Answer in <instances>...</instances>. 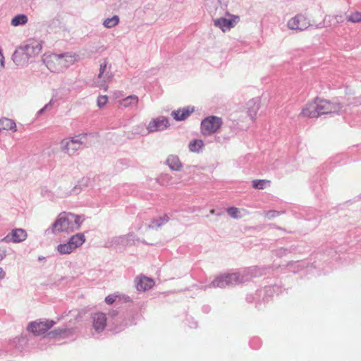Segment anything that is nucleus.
I'll list each match as a JSON object with an SVG mask.
<instances>
[{
    "label": "nucleus",
    "mask_w": 361,
    "mask_h": 361,
    "mask_svg": "<svg viewBox=\"0 0 361 361\" xmlns=\"http://www.w3.org/2000/svg\"><path fill=\"white\" fill-rule=\"evenodd\" d=\"M338 102L315 97L308 101L302 108L299 116L304 118H315L324 114L338 113L341 109Z\"/></svg>",
    "instance_id": "f257e3e1"
},
{
    "label": "nucleus",
    "mask_w": 361,
    "mask_h": 361,
    "mask_svg": "<svg viewBox=\"0 0 361 361\" xmlns=\"http://www.w3.org/2000/svg\"><path fill=\"white\" fill-rule=\"evenodd\" d=\"M82 223V219L80 216L71 212H61L59 214L57 219L52 226V232L70 233L78 229Z\"/></svg>",
    "instance_id": "f03ea898"
},
{
    "label": "nucleus",
    "mask_w": 361,
    "mask_h": 361,
    "mask_svg": "<svg viewBox=\"0 0 361 361\" xmlns=\"http://www.w3.org/2000/svg\"><path fill=\"white\" fill-rule=\"evenodd\" d=\"M42 50V43L35 39H31L24 47L18 48L13 54V60L17 65L27 63L30 58L37 56Z\"/></svg>",
    "instance_id": "7ed1b4c3"
},
{
    "label": "nucleus",
    "mask_w": 361,
    "mask_h": 361,
    "mask_svg": "<svg viewBox=\"0 0 361 361\" xmlns=\"http://www.w3.org/2000/svg\"><path fill=\"white\" fill-rule=\"evenodd\" d=\"M169 126V121L167 118L161 116L157 118L152 119L147 125L146 129H145L143 125H138L135 128V133L145 135L149 133L163 130L166 129Z\"/></svg>",
    "instance_id": "20e7f679"
},
{
    "label": "nucleus",
    "mask_w": 361,
    "mask_h": 361,
    "mask_svg": "<svg viewBox=\"0 0 361 361\" xmlns=\"http://www.w3.org/2000/svg\"><path fill=\"white\" fill-rule=\"evenodd\" d=\"M222 125L223 121L221 117L210 116L202 121L201 132L204 135H210L216 133Z\"/></svg>",
    "instance_id": "39448f33"
},
{
    "label": "nucleus",
    "mask_w": 361,
    "mask_h": 361,
    "mask_svg": "<svg viewBox=\"0 0 361 361\" xmlns=\"http://www.w3.org/2000/svg\"><path fill=\"white\" fill-rule=\"evenodd\" d=\"M54 324V322L51 320H37L30 322L27 326V330L36 336H39L50 329Z\"/></svg>",
    "instance_id": "423d86ee"
},
{
    "label": "nucleus",
    "mask_w": 361,
    "mask_h": 361,
    "mask_svg": "<svg viewBox=\"0 0 361 361\" xmlns=\"http://www.w3.org/2000/svg\"><path fill=\"white\" fill-rule=\"evenodd\" d=\"M238 281L239 276L237 274H228L216 277L212 282V286L215 288H225L227 286L236 284Z\"/></svg>",
    "instance_id": "0eeeda50"
},
{
    "label": "nucleus",
    "mask_w": 361,
    "mask_h": 361,
    "mask_svg": "<svg viewBox=\"0 0 361 361\" xmlns=\"http://www.w3.org/2000/svg\"><path fill=\"white\" fill-rule=\"evenodd\" d=\"M287 25L291 30H304L310 27V21L305 15L298 14L290 18Z\"/></svg>",
    "instance_id": "6e6552de"
},
{
    "label": "nucleus",
    "mask_w": 361,
    "mask_h": 361,
    "mask_svg": "<svg viewBox=\"0 0 361 361\" xmlns=\"http://www.w3.org/2000/svg\"><path fill=\"white\" fill-rule=\"evenodd\" d=\"M227 15L229 17L228 18H219L214 20V25L219 27L224 32L234 27L239 21V17L238 16Z\"/></svg>",
    "instance_id": "1a4fd4ad"
},
{
    "label": "nucleus",
    "mask_w": 361,
    "mask_h": 361,
    "mask_svg": "<svg viewBox=\"0 0 361 361\" xmlns=\"http://www.w3.org/2000/svg\"><path fill=\"white\" fill-rule=\"evenodd\" d=\"M44 63L48 69L52 72L59 71L62 69L61 56L55 54H45L43 58Z\"/></svg>",
    "instance_id": "9d476101"
},
{
    "label": "nucleus",
    "mask_w": 361,
    "mask_h": 361,
    "mask_svg": "<svg viewBox=\"0 0 361 361\" xmlns=\"http://www.w3.org/2000/svg\"><path fill=\"white\" fill-rule=\"evenodd\" d=\"M82 142L80 136L66 138L61 141V145L63 150L68 153L78 150L82 145Z\"/></svg>",
    "instance_id": "9b49d317"
},
{
    "label": "nucleus",
    "mask_w": 361,
    "mask_h": 361,
    "mask_svg": "<svg viewBox=\"0 0 361 361\" xmlns=\"http://www.w3.org/2000/svg\"><path fill=\"white\" fill-rule=\"evenodd\" d=\"M27 236V235L25 230L22 228H16L13 229L10 234L5 238V240L7 242L12 240L14 243H20L25 240Z\"/></svg>",
    "instance_id": "f8f14e48"
},
{
    "label": "nucleus",
    "mask_w": 361,
    "mask_h": 361,
    "mask_svg": "<svg viewBox=\"0 0 361 361\" xmlns=\"http://www.w3.org/2000/svg\"><path fill=\"white\" fill-rule=\"evenodd\" d=\"M154 285V281L146 276H140L136 279V288L139 291H146L152 288Z\"/></svg>",
    "instance_id": "ddd939ff"
},
{
    "label": "nucleus",
    "mask_w": 361,
    "mask_h": 361,
    "mask_svg": "<svg viewBox=\"0 0 361 361\" xmlns=\"http://www.w3.org/2000/svg\"><path fill=\"white\" fill-rule=\"evenodd\" d=\"M106 326V317L104 313L97 312L93 316V327L97 331H101Z\"/></svg>",
    "instance_id": "4468645a"
},
{
    "label": "nucleus",
    "mask_w": 361,
    "mask_h": 361,
    "mask_svg": "<svg viewBox=\"0 0 361 361\" xmlns=\"http://www.w3.org/2000/svg\"><path fill=\"white\" fill-rule=\"evenodd\" d=\"M139 99L136 95H130L118 102V108H133L138 104Z\"/></svg>",
    "instance_id": "2eb2a0df"
},
{
    "label": "nucleus",
    "mask_w": 361,
    "mask_h": 361,
    "mask_svg": "<svg viewBox=\"0 0 361 361\" xmlns=\"http://www.w3.org/2000/svg\"><path fill=\"white\" fill-rule=\"evenodd\" d=\"M193 111L194 109L192 107L187 106L172 111L171 116L176 121H183L188 118Z\"/></svg>",
    "instance_id": "dca6fc26"
},
{
    "label": "nucleus",
    "mask_w": 361,
    "mask_h": 361,
    "mask_svg": "<svg viewBox=\"0 0 361 361\" xmlns=\"http://www.w3.org/2000/svg\"><path fill=\"white\" fill-rule=\"evenodd\" d=\"M85 241V237L82 233H77L71 236L69 239V244L72 245V247L75 250L76 248L81 246Z\"/></svg>",
    "instance_id": "f3484780"
},
{
    "label": "nucleus",
    "mask_w": 361,
    "mask_h": 361,
    "mask_svg": "<svg viewBox=\"0 0 361 361\" xmlns=\"http://www.w3.org/2000/svg\"><path fill=\"white\" fill-rule=\"evenodd\" d=\"M0 130H11L16 131V125L15 122L7 118L0 119Z\"/></svg>",
    "instance_id": "a211bd4d"
},
{
    "label": "nucleus",
    "mask_w": 361,
    "mask_h": 361,
    "mask_svg": "<svg viewBox=\"0 0 361 361\" xmlns=\"http://www.w3.org/2000/svg\"><path fill=\"white\" fill-rule=\"evenodd\" d=\"M98 78L101 79L104 82H106L111 78V74L109 71H107V61L106 60H104L102 63L100 64L99 73L98 74Z\"/></svg>",
    "instance_id": "6ab92c4d"
},
{
    "label": "nucleus",
    "mask_w": 361,
    "mask_h": 361,
    "mask_svg": "<svg viewBox=\"0 0 361 361\" xmlns=\"http://www.w3.org/2000/svg\"><path fill=\"white\" fill-rule=\"evenodd\" d=\"M60 56L61 59L62 61V69L63 68L68 67L70 65L73 64L75 61H77L79 59L78 56L75 54L71 55L68 54H65Z\"/></svg>",
    "instance_id": "aec40b11"
},
{
    "label": "nucleus",
    "mask_w": 361,
    "mask_h": 361,
    "mask_svg": "<svg viewBox=\"0 0 361 361\" xmlns=\"http://www.w3.org/2000/svg\"><path fill=\"white\" fill-rule=\"evenodd\" d=\"M166 162L169 166L173 170L179 171L182 167V164L179 158L176 156H169L166 160Z\"/></svg>",
    "instance_id": "412c9836"
},
{
    "label": "nucleus",
    "mask_w": 361,
    "mask_h": 361,
    "mask_svg": "<svg viewBox=\"0 0 361 361\" xmlns=\"http://www.w3.org/2000/svg\"><path fill=\"white\" fill-rule=\"evenodd\" d=\"M27 22V17L24 14H20L16 16L12 20H11V25L13 26H18L21 25H25Z\"/></svg>",
    "instance_id": "4be33fe9"
},
{
    "label": "nucleus",
    "mask_w": 361,
    "mask_h": 361,
    "mask_svg": "<svg viewBox=\"0 0 361 361\" xmlns=\"http://www.w3.org/2000/svg\"><path fill=\"white\" fill-rule=\"evenodd\" d=\"M57 250L60 254L62 255L70 254L74 251L72 245L69 244V242L59 245L57 247Z\"/></svg>",
    "instance_id": "5701e85b"
},
{
    "label": "nucleus",
    "mask_w": 361,
    "mask_h": 361,
    "mask_svg": "<svg viewBox=\"0 0 361 361\" xmlns=\"http://www.w3.org/2000/svg\"><path fill=\"white\" fill-rule=\"evenodd\" d=\"M204 143L202 140H194L189 144V149L191 152H198L203 147Z\"/></svg>",
    "instance_id": "b1692460"
},
{
    "label": "nucleus",
    "mask_w": 361,
    "mask_h": 361,
    "mask_svg": "<svg viewBox=\"0 0 361 361\" xmlns=\"http://www.w3.org/2000/svg\"><path fill=\"white\" fill-rule=\"evenodd\" d=\"M119 23V18L118 16H114L112 18H109L104 20L103 25L105 27L111 28Z\"/></svg>",
    "instance_id": "393cba45"
},
{
    "label": "nucleus",
    "mask_w": 361,
    "mask_h": 361,
    "mask_svg": "<svg viewBox=\"0 0 361 361\" xmlns=\"http://www.w3.org/2000/svg\"><path fill=\"white\" fill-rule=\"evenodd\" d=\"M346 19L348 22L356 23L361 22V12L355 11L349 14Z\"/></svg>",
    "instance_id": "a878e982"
},
{
    "label": "nucleus",
    "mask_w": 361,
    "mask_h": 361,
    "mask_svg": "<svg viewBox=\"0 0 361 361\" xmlns=\"http://www.w3.org/2000/svg\"><path fill=\"white\" fill-rule=\"evenodd\" d=\"M270 180H253L252 187L255 189H264L267 183H269Z\"/></svg>",
    "instance_id": "bb28decb"
},
{
    "label": "nucleus",
    "mask_w": 361,
    "mask_h": 361,
    "mask_svg": "<svg viewBox=\"0 0 361 361\" xmlns=\"http://www.w3.org/2000/svg\"><path fill=\"white\" fill-rule=\"evenodd\" d=\"M227 213L232 217V218H238L240 216V210L238 208L235 207H228L227 209Z\"/></svg>",
    "instance_id": "cd10ccee"
},
{
    "label": "nucleus",
    "mask_w": 361,
    "mask_h": 361,
    "mask_svg": "<svg viewBox=\"0 0 361 361\" xmlns=\"http://www.w3.org/2000/svg\"><path fill=\"white\" fill-rule=\"evenodd\" d=\"M108 101V97L106 95H101L97 98V106L99 108L103 107L106 105Z\"/></svg>",
    "instance_id": "c85d7f7f"
},
{
    "label": "nucleus",
    "mask_w": 361,
    "mask_h": 361,
    "mask_svg": "<svg viewBox=\"0 0 361 361\" xmlns=\"http://www.w3.org/2000/svg\"><path fill=\"white\" fill-rule=\"evenodd\" d=\"M114 301H115V296H114V295H108L105 298V302L109 305L114 303Z\"/></svg>",
    "instance_id": "c756f323"
},
{
    "label": "nucleus",
    "mask_w": 361,
    "mask_h": 361,
    "mask_svg": "<svg viewBox=\"0 0 361 361\" xmlns=\"http://www.w3.org/2000/svg\"><path fill=\"white\" fill-rule=\"evenodd\" d=\"M4 67V56L1 52V49H0V68H3Z\"/></svg>",
    "instance_id": "7c9ffc66"
},
{
    "label": "nucleus",
    "mask_w": 361,
    "mask_h": 361,
    "mask_svg": "<svg viewBox=\"0 0 361 361\" xmlns=\"http://www.w3.org/2000/svg\"><path fill=\"white\" fill-rule=\"evenodd\" d=\"M335 19L336 20V21L338 23L343 21V16L341 15H336V16H335Z\"/></svg>",
    "instance_id": "2f4dec72"
},
{
    "label": "nucleus",
    "mask_w": 361,
    "mask_h": 361,
    "mask_svg": "<svg viewBox=\"0 0 361 361\" xmlns=\"http://www.w3.org/2000/svg\"><path fill=\"white\" fill-rule=\"evenodd\" d=\"M5 275H6L5 271H4V269L1 267H0V279H4Z\"/></svg>",
    "instance_id": "473e14b6"
},
{
    "label": "nucleus",
    "mask_w": 361,
    "mask_h": 361,
    "mask_svg": "<svg viewBox=\"0 0 361 361\" xmlns=\"http://www.w3.org/2000/svg\"><path fill=\"white\" fill-rule=\"evenodd\" d=\"M269 214H271V216H274V215L276 214V212L275 211H270Z\"/></svg>",
    "instance_id": "72a5a7b5"
},
{
    "label": "nucleus",
    "mask_w": 361,
    "mask_h": 361,
    "mask_svg": "<svg viewBox=\"0 0 361 361\" xmlns=\"http://www.w3.org/2000/svg\"><path fill=\"white\" fill-rule=\"evenodd\" d=\"M4 258V255L0 253V261Z\"/></svg>",
    "instance_id": "f704fd0d"
},
{
    "label": "nucleus",
    "mask_w": 361,
    "mask_h": 361,
    "mask_svg": "<svg viewBox=\"0 0 361 361\" xmlns=\"http://www.w3.org/2000/svg\"><path fill=\"white\" fill-rule=\"evenodd\" d=\"M211 212L212 214H214V209H212V210H211V212Z\"/></svg>",
    "instance_id": "c9c22d12"
}]
</instances>
